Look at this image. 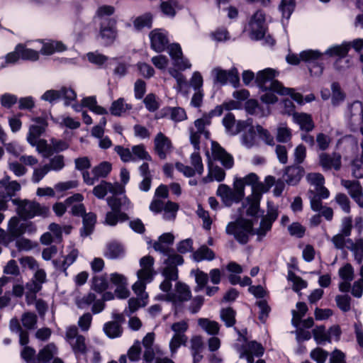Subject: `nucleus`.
I'll use <instances>...</instances> for the list:
<instances>
[{"label":"nucleus","mask_w":363,"mask_h":363,"mask_svg":"<svg viewBox=\"0 0 363 363\" xmlns=\"http://www.w3.org/2000/svg\"><path fill=\"white\" fill-rule=\"evenodd\" d=\"M225 232L233 235L240 245H246L250 240V236L255 234L253 222L247 218L237 219L227 225Z\"/></svg>","instance_id":"obj_1"},{"label":"nucleus","mask_w":363,"mask_h":363,"mask_svg":"<svg viewBox=\"0 0 363 363\" xmlns=\"http://www.w3.org/2000/svg\"><path fill=\"white\" fill-rule=\"evenodd\" d=\"M17 213L22 220H27L35 216L47 218L50 211L48 206H42L35 201L23 200L18 203Z\"/></svg>","instance_id":"obj_2"},{"label":"nucleus","mask_w":363,"mask_h":363,"mask_svg":"<svg viewBox=\"0 0 363 363\" xmlns=\"http://www.w3.org/2000/svg\"><path fill=\"white\" fill-rule=\"evenodd\" d=\"M278 72L272 68H266L259 71L255 77L257 86L262 91H270L277 94H284L281 92L282 84L275 79Z\"/></svg>","instance_id":"obj_3"},{"label":"nucleus","mask_w":363,"mask_h":363,"mask_svg":"<svg viewBox=\"0 0 363 363\" xmlns=\"http://www.w3.org/2000/svg\"><path fill=\"white\" fill-rule=\"evenodd\" d=\"M212 74L214 84L223 86L229 83L235 88H238L240 85L239 72L236 67L228 70L216 67L212 70Z\"/></svg>","instance_id":"obj_4"},{"label":"nucleus","mask_w":363,"mask_h":363,"mask_svg":"<svg viewBox=\"0 0 363 363\" xmlns=\"http://www.w3.org/2000/svg\"><path fill=\"white\" fill-rule=\"evenodd\" d=\"M191 292L189 287L182 283H177L176 292L169 296V300L172 303L174 308V313L183 312L184 303L191 300Z\"/></svg>","instance_id":"obj_5"},{"label":"nucleus","mask_w":363,"mask_h":363,"mask_svg":"<svg viewBox=\"0 0 363 363\" xmlns=\"http://www.w3.org/2000/svg\"><path fill=\"white\" fill-rule=\"evenodd\" d=\"M111 321H108L104 325L103 330L105 334L111 339L120 337L123 333L122 324L125 322L124 313H112Z\"/></svg>","instance_id":"obj_6"},{"label":"nucleus","mask_w":363,"mask_h":363,"mask_svg":"<svg viewBox=\"0 0 363 363\" xmlns=\"http://www.w3.org/2000/svg\"><path fill=\"white\" fill-rule=\"evenodd\" d=\"M116 24L117 21L115 18H103L99 22V34L106 45L113 44L117 38Z\"/></svg>","instance_id":"obj_7"},{"label":"nucleus","mask_w":363,"mask_h":363,"mask_svg":"<svg viewBox=\"0 0 363 363\" xmlns=\"http://www.w3.org/2000/svg\"><path fill=\"white\" fill-rule=\"evenodd\" d=\"M111 170L112 165L110 162H102L92 169L91 173L93 177H90L89 172H84L83 181L86 185L92 186L100 178L107 177Z\"/></svg>","instance_id":"obj_8"},{"label":"nucleus","mask_w":363,"mask_h":363,"mask_svg":"<svg viewBox=\"0 0 363 363\" xmlns=\"http://www.w3.org/2000/svg\"><path fill=\"white\" fill-rule=\"evenodd\" d=\"M149 37L152 50L159 53L167 50L169 41L165 33L159 29H154L150 33Z\"/></svg>","instance_id":"obj_9"},{"label":"nucleus","mask_w":363,"mask_h":363,"mask_svg":"<svg viewBox=\"0 0 363 363\" xmlns=\"http://www.w3.org/2000/svg\"><path fill=\"white\" fill-rule=\"evenodd\" d=\"M319 164L323 169L328 170L334 169L339 170L341 167V155L340 153L333 152L331 154L322 152L319 155Z\"/></svg>","instance_id":"obj_10"},{"label":"nucleus","mask_w":363,"mask_h":363,"mask_svg":"<svg viewBox=\"0 0 363 363\" xmlns=\"http://www.w3.org/2000/svg\"><path fill=\"white\" fill-rule=\"evenodd\" d=\"M155 151L160 159L164 160L167 155L171 152L172 142L162 133H159L154 140Z\"/></svg>","instance_id":"obj_11"},{"label":"nucleus","mask_w":363,"mask_h":363,"mask_svg":"<svg viewBox=\"0 0 363 363\" xmlns=\"http://www.w3.org/2000/svg\"><path fill=\"white\" fill-rule=\"evenodd\" d=\"M323 54L318 50H308L302 51L299 55L291 53L286 55V62L292 65H298L301 61L308 62L312 60H318Z\"/></svg>","instance_id":"obj_12"},{"label":"nucleus","mask_w":363,"mask_h":363,"mask_svg":"<svg viewBox=\"0 0 363 363\" xmlns=\"http://www.w3.org/2000/svg\"><path fill=\"white\" fill-rule=\"evenodd\" d=\"M58 354V348L54 342H50L38 351L35 363H51Z\"/></svg>","instance_id":"obj_13"},{"label":"nucleus","mask_w":363,"mask_h":363,"mask_svg":"<svg viewBox=\"0 0 363 363\" xmlns=\"http://www.w3.org/2000/svg\"><path fill=\"white\" fill-rule=\"evenodd\" d=\"M262 198V192L257 191L253 187L252 194L246 198L247 206L246 214L248 216L255 217L257 215L259 210V203Z\"/></svg>","instance_id":"obj_14"},{"label":"nucleus","mask_w":363,"mask_h":363,"mask_svg":"<svg viewBox=\"0 0 363 363\" xmlns=\"http://www.w3.org/2000/svg\"><path fill=\"white\" fill-rule=\"evenodd\" d=\"M304 169L299 165L288 166L285 168V181L289 185H296L304 174Z\"/></svg>","instance_id":"obj_15"},{"label":"nucleus","mask_w":363,"mask_h":363,"mask_svg":"<svg viewBox=\"0 0 363 363\" xmlns=\"http://www.w3.org/2000/svg\"><path fill=\"white\" fill-rule=\"evenodd\" d=\"M217 195L228 205H230L232 203H238L242 201L239 195H237L235 190L230 189L225 184L219 185L217 189Z\"/></svg>","instance_id":"obj_16"},{"label":"nucleus","mask_w":363,"mask_h":363,"mask_svg":"<svg viewBox=\"0 0 363 363\" xmlns=\"http://www.w3.org/2000/svg\"><path fill=\"white\" fill-rule=\"evenodd\" d=\"M294 121L300 127V130L310 133L315 128V123L311 115L306 113H294L293 115Z\"/></svg>","instance_id":"obj_17"},{"label":"nucleus","mask_w":363,"mask_h":363,"mask_svg":"<svg viewBox=\"0 0 363 363\" xmlns=\"http://www.w3.org/2000/svg\"><path fill=\"white\" fill-rule=\"evenodd\" d=\"M235 330L238 331L239 336L242 337V341L246 342L245 345L242 346V350L254 354L256 357H261L263 355L264 349L261 343L255 340L248 342L246 335H242V333L236 328Z\"/></svg>","instance_id":"obj_18"},{"label":"nucleus","mask_w":363,"mask_h":363,"mask_svg":"<svg viewBox=\"0 0 363 363\" xmlns=\"http://www.w3.org/2000/svg\"><path fill=\"white\" fill-rule=\"evenodd\" d=\"M83 226L80 230L81 236L86 237L90 235L94 230L96 223V215L94 213H86L83 217Z\"/></svg>","instance_id":"obj_19"},{"label":"nucleus","mask_w":363,"mask_h":363,"mask_svg":"<svg viewBox=\"0 0 363 363\" xmlns=\"http://www.w3.org/2000/svg\"><path fill=\"white\" fill-rule=\"evenodd\" d=\"M8 233L11 242L24 234L23 223H20L18 218L12 217L10 219L8 225Z\"/></svg>","instance_id":"obj_20"},{"label":"nucleus","mask_w":363,"mask_h":363,"mask_svg":"<svg viewBox=\"0 0 363 363\" xmlns=\"http://www.w3.org/2000/svg\"><path fill=\"white\" fill-rule=\"evenodd\" d=\"M69 344L71 345L72 351L77 358L86 355L87 352V347L86 339L83 335L77 336V339L70 341Z\"/></svg>","instance_id":"obj_21"},{"label":"nucleus","mask_w":363,"mask_h":363,"mask_svg":"<svg viewBox=\"0 0 363 363\" xmlns=\"http://www.w3.org/2000/svg\"><path fill=\"white\" fill-rule=\"evenodd\" d=\"M66 50V46L61 41L50 40L43 43L40 52L45 55H51L57 52H62Z\"/></svg>","instance_id":"obj_22"},{"label":"nucleus","mask_w":363,"mask_h":363,"mask_svg":"<svg viewBox=\"0 0 363 363\" xmlns=\"http://www.w3.org/2000/svg\"><path fill=\"white\" fill-rule=\"evenodd\" d=\"M130 109H132V106L126 104L123 98H119L112 102L109 111L111 114L114 116H121Z\"/></svg>","instance_id":"obj_23"},{"label":"nucleus","mask_w":363,"mask_h":363,"mask_svg":"<svg viewBox=\"0 0 363 363\" xmlns=\"http://www.w3.org/2000/svg\"><path fill=\"white\" fill-rule=\"evenodd\" d=\"M108 288L107 274L96 275L92 277L91 289L96 293L101 294Z\"/></svg>","instance_id":"obj_24"},{"label":"nucleus","mask_w":363,"mask_h":363,"mask_svg":"<svg viewBox=\"0 0 363 363\" xmlns=\"http://www.w3.org/2000/svg\"><path fill=\"white\" fill-rule=\"evenodd\" d=\"M215 252L206 245H201L193 253V258L196 262L202 260L211 261L215 259Z\"/></svg>","instance_id":"obj_25"},{"label":"nucleus","mask_w":363,"mask_h":363,"mask_svg":"<svg viewBox=\"0 0 363 363\" xmlns=\"http://www.w3.org/2000/svg\"><path fill=\"white\" fill-rule=\"evenodd\" d=\"M198 324L201 326L208 334L216 335L218 333L220 330L219 324L214 320H210L208 318H199Z\"/></svg>","instance_id":"obj_26"},{"label":"nucleus","mask_w":363,"mask_h":363,"mask_svg":"<svg viewBox=\"0 0 363 363\" xmlns=\"http://www.w3.org/2000/svg\"><path fill=\"white\" fill-rule=\"evenodd\" d=\"M341 184L348 190L349 194L352 199L362 193V186L357 180L351 181L342 179Z\"/></svg>","instance_id":"obj_27"},{"label":"nucleus","mask_w":363,"mask_h":363,"mask_svg":"<svg viewBox=\"0 0 363 363\" xmlns=\"http://www.w3.org/2000/svg\"><path fill=\"white\" fill-rule=\"evenodd\" d=\"M350 50V44L343 43L340 45H336L327 50L326 54L331 57H339L340 58L345 57Z\"/></svg>","instance_id":"obj_28"},{"label":"nucleus","mask_w":363,"mask_h":363,"mask_svg":"<svg viewBox=\"0 0 363 363\" xmlns=\"http://www.w3.org/2000/svg\"><path fill=\"white\" fill-rule=\"evenodd\" d=\"M313 336L316 343L324 345L325 342H330V337L328 335V331L325 325H318L312 330Z\"/></svg>","instance_id":"obj_29"},{"label":"nucleus","mask_w":363,"mask_h":363,"mask_svg":"<svg viewBox=\"0 0 363 363\" xmlns=\"http://www.w3.org/2000/svg\"><path fill=\"white\" fill-rule=\"evenodd\" d=\"M128 219V214L124 212L110 211L106 215L105 223L108 225L114 226L118 221L124 222Z\"/></svg>","instance_id":"obj_30"},{"label":"nucleus","mask_w":363,"mask_h":363,"mask_svg":"<svg viewBox=\"0 0 363 363\" xmlns=\"http://www.w3.org/2000/svg\"><path fill=\"white\" fill-rule=\"evenodd\" d=\"M331 140L332 139L329 135L323 133H318L315 138V144L314 150H315L318 152L326 151L330 147Z\"/></svg>","instance_id":"obj_31"},{"label":"nucleus","mask_w":363,"mask_h":363,"mask_svg":"<svg viewBox=\"0 0 363 363\" xmlns=\"http://www.w3.org/2000/svg\"><path fill=\"white\" fill-rule=\"evenodd\" d=\"M16 50L20 54V58L23 60L35 61L39 58L38 52L30 48H26L23 44L17 45Z\"/></svg>","instance_id":"obj_32"},{"label":"nucleus","mask_w":363,"mask_h":363,"mask_svg":"<svg viewBox=\"0 0 363 363\" xmlns=\"http://www.w3.org/2000/svg\"><path fill=\"white\" fill-rule=\"evenodd\" d=\"M123 252V247L121 244L111 242L107 245L104 255L109 259H117L119 258Z\"/></svg>","instance_id":"obj_33"},{"label":"nucleus","mask_w":363,"mask_h":363,"mask_svg":"<svg viewBox=\"0 0 363 363\" xmlns=\"http://www.w3.org/2000/svg\"><path fill=\"white\" fill-rule=\"evenodd\" d=\"M132 155L135 157V161L138 160L152 161V160L143 144L133 145L132 147Z\"/></svg>","instance_id":"obj_34"},{"label":"nucleus","mask_w":363,"mask_h":363,"mask_svg":"<svg viewBox=\"0 0 363 363\" xmlns=\"http://www.w3.org/2000/svg\"><path fill=\"white\" fill-rule=\"evenodd\" d=\"M188 337L186 335L174 334L169 342V349L172 354L177 353L178 349L182 346H186Z\"/></svg>","instance_id":"obj_35"},{"label":"nucleus","mask_w":363,"mask_h":363,"mask_svg":"<svg viewBox=\"0 0 363 363\" xmlns=\"http://www.w3.org/2000/svg\"><path fill=\"white\" fill-rule=\"evenodd\" d=\"M296 8L295 0H281L279 9L281 12L282 16L289 19Z\"/></svg>","instance_id":"obj_36"},{"label":"nucleus","mask_w":363,"mask_h":363,"mask_svg":"<svg viewBox=\"0 0 363 363\" xmlns=\"http://www.w3.org/2000/svg\"><path fill=\"white\" fill-rule=\"evenodd\" d=\"M235 314V311L231 307L223 308L221 310L220 317L226 327L230 328L235 325L236 322Z\"/></svg>","instance_id":"obj_37"},{"label":"nucleus","mask_w":363,"mask_h":363,"mask_svg":"<svg viewBox=\"0 0 363 363\" xmlns=\"http://www.w3.org/2000/svg\"><path fill=\"white\" fill-rule=\"evenodd\" d=\"M0 186L4 187V195L6 196V198H9L10 199L14 195L15 192L21 189V186L16 181L7 182L1 180L0 181Z\"/></svg>","instance_id":"obj_38"},{"label":"nucleus","mask_w":363,"mask_h":363,"mask_svg":"<svg viewBox=\"0 0 363 363\" xmlns=\"http://www.w3.org/2000/svg\"><path fill=\"white\" fill-rule=\"evenodd\" d=\"M332 89V104L333 106L339 105L344 101L345 96L341 89L340 85L338 82H333L331 85Z\"/></svg>","instance_id":"obj_39"},{"label":"nucleus","mask_w":363,"mask_h":363,"mask_svg":"<svg viewBox=\"0 0 363 363\" xmlns=\"http://www.w3.org/2000/svg\"><path fill=\"white\" fill-rule=\"evenodd\" d=\"M167 112L169 113L170 118L174 122H181L187 118L185 110L181 107H168Z\"/></svg>","instance_id":"obj_40"},{"label":"nucleus","mask_w":363,"mask_h":363,"mask_svg":"<svg viewBox=\"0 0 363 363\" xmlns=\"http://www.w3.org/2000/svg\"><path fill=\"white\" fill-rule=\"evenodd\" d=\"M152 17L150 13L138 16L133 22L135 28L138 30H141L144 28H150L152 27Z\"/></svg>","instance_id":"obj_41"},{"label":"nucleus","mask_w":363,"mask_h":363,"mask_svg":"<svg viewBox=\"0 0 363 363\" xmlns=\"http://www.w3.org/2000/svg\"><path fill=\"white\" fill-rule=\"evenodd\" d=\"M108 186H111V182L102 180L99 184L94 187L92 193L97 199H104L109 192Z\"/></svg>","instance_id":"obj_42"},{"label":"nucleus","mask_w":363,"mask_h":363,"mask_svg":"<svg viewBox=\"0 0 363 363\" xmlns=\"http://www.w3.org/2000/svg\"><path fill=\"white\" fill-rule=\"evenodd\" d=\"M177 0L162 1L160 4V9L164 15L174 17L176 15L175 8L177 6Z\"/></svg>","instance_id":"obj_43"},{"label":"nucleus","mask_w":363,"mask_h":363,"mask_svg":"<svg viewBox=\"0 0 363 363\" xmlns=\"http://www.w3.org/2000/svg\"><path fill=\"white\" fill-rule=\"evenodd\" d=\"M178 209L179 205L177 203L168 201L166 203H164V219L169 220L171 218H175L176 213L177 212Z\"/></svg>","instance_id":"obj_44"},{"label":"nucleus","mask_w":363,"mask_h":363,"mask_svg":"<svg viewBox=\"0 0 363 363\" xmlns=\"http://www.w3.org/2000/svg\"><path fill=\"white\" fill-rule=\"evenodd\" d=\"M288 231L291 236L302 238L306 234V228L300 223L294 222L288 226Z\"/></svg>","instance_id":"obj_45"},{"label":"nucleus","mask_w":363,"mask_h":363,"mask_svg":"<svg viewBox=\"0 0 363 363\" xmlns=\"http://www.w3.org/2000/svg\"><path fill=\"white\" fill-rule=\"evenodd\" d=\"M322 56L318 60H312L307 62L308 63V69L311 76L319 77L323 74L324 66L323 63L320 62Z\"/></svg>","instance_id":"obj_46"},{"label":"nucleus","mask_w":363,"mask_h":363,"mask_svg":"<svg viewBox=\"0 0 363 363\" xmlns=\"http://www.w3.org/2000/svg\"><path fill=\"white\" fill-rule=\"evenodd\" d=\"M145 108L150 112H155L160 108V103L157 100L156 95L152 93L148 94L143 99Z\"/></svg>","instance_id":"obj_47"},{"label":"nucleus","mask_w":363,"mask_h":363,"mask_svg":"<svg viewBox=\"0 0 363 363\" xmlns=\"http://www.w3.org/2000/svg\"><path fill=\"white\" fill-rule=\"evenodd\" d=\"M23 325L28 330L33 329L37 323L38 318L34 313H24L21 318Z\"/></svg>","instance_id":"obj_48"},{"label":"nucleus","mask_w":363,"mask_h":363,"mask_svg":"<svg viewBox=\"0 0 363 363\" xmlns=\"http://www.w3.org/2000/svg\"><path fill=\"white\" fill-rule=\"evenodd\" d=\"M335 201L345 213H350V201L346 194L343 193L337 194L335 197Z\"/></svg>","instance_id":"obj_49"},{"label":"nucleus","mask_w":363,"mask_h":363,"mask_svg":"<svg viewBox=\"0 0 363 363\" xmlns=\"http://www.w3.org/2000/svg\"><path fill=\"white\" fill-rule=\"evenodd\" d=\"M267 28L264 24H252L250 31V37L255 40H259L264 38Z\"/></svg>","instance_id":"obj_50"},{"label":"nucleus","mask_w":363,"mask_h":363,"mask_svg":"<svg viewBox=\"0 0 363 363\" xmlns=\"http://www.w3.org/2000/svg\"><path fill=\"white\" fill-rule=\"evenodd\" d=\"M26 289L27 290L26 298L35 299L36 298V294L41 291L42 285L31 279L30 281L26 283Z\"/></svg>","instance_id":"obj_51"},{"label":"nucleus","mask_w":363,"mask_h":363,"mask_svg":"<svg viewBox=\"0 0 363 363\" xmlns=\"http://www.w3.org/2000/svg\"><path fill=\"white\" fill-rule=\"evenodd\" d=\"M59 91L60 93V98L65 99V106L70 105L72 101L76 100L77 94L72 89L62 86Z\"/></svg>","instance_id":"obj_52"},{"label":"nucleus","mask_w":363,"mask_h":363,"mask_svg":"<svg viewBox=\"0 0 363 363\" xmlns=\"http://www.w3.org/2000/svg\"><path fill=\"white\" fill-rule=\"evenodd\" d=\"M114 150L123 162L135 161V157H133L132 155V150L130 151L129 148L124 147L121 145H116Z\"/></svg>","instance_id":"obj_53"},{"label":"nucleus","mask_w":363,"mask_h":363,"mask_svg":"<svg viewBox=\"0 0 363 363\" xmlns=\"http://www.w3.org/2000/svg\"><path fill=\"white\" fill-rule=\"evenodd\" d=\"M36 150L39 153L43 154L44 157H49L53 154L52 147L49 145L45 139L38 140V143L35 145Z\"/></svg>","instance_id":"obj_54"},{"label":"nucleus","mask_w":363,"mask_h":363,"mask_svg":"<svg viewBox=\"0 0 363 363\" xmlns=\"http://www.w3.org/2000/svg\"><path fill=\"white\" fill-rule=\"evenodd\" d=\"M256 138V132L253 125L250 127L247 132L242 136V143L247 147H251L254 145Z\"/></svg>","instance_id":"obj_55"},{"label":"nucleus","mask_w":363,"mask_h":363,"mask_svg":"<svg viewBox=\"0 0 363 363\" xmlns=\"http://www.w3.org/2000/svg\"><path fill=\"white\" fill-rule=\"evenodd\" d=\"M196 213L198 216L203 220V228L206 230H209L212 224V220L209 216V213L204 210L201 205L198 206Z\"/></svg>","instance_id":"obj_56"},{"label":"nucleus","mask_w":363,"mask_h":363,"mask_svg":"<svg viewBox=\"0 0 363 363\" xmlns=\"http://www.w3.org/2000/svg\"><path fill=\"white\" fill-rule=\"evenodd\" d=\"M308 194L311 209L315 212L320 211L323 207L322 205V199L312 190H309Z\"/></svg>","instance_id":"obj_57"},{"label":"nucleus","mask_w":363,"mask_h":363,"mask_svg":"<svg viewBox=\"0 0 363 363\" xmlns=\"http://www.w3.org/2000/svg\"><path fill=\"white\" fill-rule=\"evenodd\" d=\"M310 356L317 363H325L328 352L320 347H316L311 352Z\"/></svg>","instance_id":"obj_58"},{"label":"nucleus","mask_w":363,"mask_h":363,"mask_svg":"<svg viewBox=\"0 0 363 363\" xmlns=\"http://www.w3.org/2000/svg\"><path fill=\"white\" fill-rule=\"evenodd\" d=\"M291 130L287 127H280L277 129V140L279 143H287L291 140Z\"/></svg>","instance_id":"obj_59"},{"label":"nucleus","mask_w":363,"mask_h":363,"mask_svg":"<svg viewBox=\"0 0 363 363\" xmlns=\"http://www.w3.org/2000/svg\"><path fill=\"white\" fill-rule=\"evenodd\" d=\"M272 225L268 220H265L263 218L261 219L259 228L255 232V234L257 235V240H262L267 233L272 230Z\"/></svg>","instance_id":"obj_60"},{"label":"nucleus","mask_w":363,"mask_h":363,"mask_svg":"<svg viewBox=\"0 0 363 363\" xmlns=\"http://www.w3.org/2000/svg\"><path fill=\"white\" fill-rule=\"evenodd\" d=\"M337 306L344 312H347L351 308V298L348 295H339L335 298Z\"/></svg>","instance_id":"obj_61"},{"label":"nucleus","mask_w":363,"mask_h":363,"mask_svg":"<svg viewBox=\"0 0 363 363\" xmlns=\"http://www.w3.org/2000/svg\"><path fill=\"white\" fill-rule=\"evenodd\" d=\"M75 169L80 171L82 172V176L83 177V173L85 172H89L88 169L91 167V161L88 157H82L75 159Z\"/></svg>","instance_id":"obj_62"},{"label":"nucleus","mask_w":363,"mask_h":363,"mask_svg":"<svg viewBox=\"0 0 363 363\" xmlns=\"http://www.w3.org/2000/svg\"><path fill=\"white\" fill-rule=\"evenodd\" d=\"M191 163L196 172L201 175L203 172V164L199 152H194L191 154Z\"/></svg>","instance_id":"obj_63"},{"label":"nucleus","mask_w":363,"mask_h":363,"mask_svg":"<svg viewBox=\"0 0 363 363\" xmlns=\"http://www.w3.org/2000/svg\"><path fill=\"white\" fill-rule=\"evenodd\" d=\"M36 351L34 348L26 346L22 350L21 356L27 363H35Z\"/></svg>","instance_id":"obj_64"}]
</instances>
